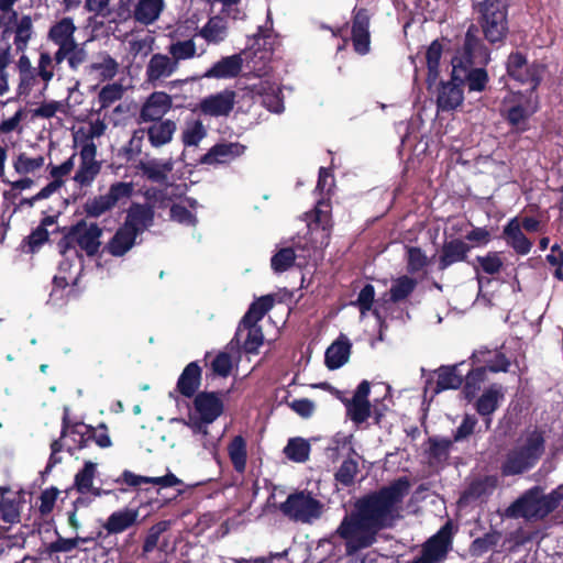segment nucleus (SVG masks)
<instances>
[{"mask_svg":"<svg viewBox=\"0 0 563 563\" xmlns=\"http://www.w3.org/2000/svg\"><path fill=\"white\" fill-rule=\"evenodd\" d=\"M416 287V282L407 276L399 277L393 283L390 298L393 301L405 299Z\"/></svg>","mask_w":563,"mask_h":563,"instance_id":"obj_56","label":"nucleus"},{"mask_svg":"<svg viewBox=\"0 0 563 563\" xmlns=\"http://www.w3.org/2000/svg\"><path fill=\"white\" fill-rule=\"evenodd\" d=\"M201 371L196 363H189L177 382V388L183 396L191 397L200 385Z\"/></svg>","mask_w":563,"mask_h":563,"instance_id":"obj_36","label":"nucleus"},{"mask_svg":"<svg viewBox=\"0 0 563 563\" xmlns=\"http://www.w3.org/2000/svg\"><path fill=\"white\" fill-rule=\"evenodd\" d=\"M442 55V46L439 42L434 41L431 43L427 51V65H428V81L429 85L435 82L439 76V65Z\"/></svg>","mask_w":563,"mask_h":563,"instance_id":"obj_53","label":"nucleus"},{"mask_svg":"<svg viewBox=\"0 0 563 563\" xmlns=\"http://www.w3.org/2000/svg\"><path fill=\"white\" fill-rule=\"evenodd\" d=\"M428 265V257L420 249L408 250V268L410 272L422 271Z\"/></svg>","mask_w":563,"mask_h":563,"instance_id":"obj_63","label":"nucleus"},{"mask_svg":"<svg viewBox=\"0 0 563 563\" xmlns=\"http://www.w3.org/2000/svg\"><path fill=\"white\" fill-rule=\"evenodd\" d=\"M80 148V164L74 180L80 186L90 185L100 172V163L96 159V144H86Z\"/></svg>","mask_w":563,"mask_h":563,"instance_id":"obj_17","label":"nucleus"},{"mask_svg":"<svg viewBox=\"0 0 563 563\" xmlns=\"http://www.w3.org/2000/svg\"><path fill=\"white\" fill-rule=\"evenodd\" d=\"M356 473L357 463L353 459H346L335 473V478L341 484L347 486L353 483Z\"/></svg>","mask_w":563,"mask_h":563,"instance_id":"obj_58","label":"nucleus"},{"mask_svg":"<svg viewBox=\"0 0 563 563\" xmlns=\"http://www.w3.org/2000/svg\"><path fill=\"white\" fill-rule=\"evenodd\" d=\"M474 363L481 365L466 375L464 386L465 397L472 399L485 380L486 368L490 372H506L509 366L508 360L498 351L478 350L473 354Z\"/></svg>","mask_w":563,"mask_h":563,"instance_id":"obj_5","label":"nucleus"},{"mask_svg":"<svg viewBox=\"0 0 563 563\" xmlns=\"http://www.w3.org/2000/svg\"><path fill=\"white\" fill-rule=\"evenodd\" d=\"M154 218L153 210L147 206L132 205L128 211L124 225L139 235L152 225Z\"/></svg>","mask_w":563,"mask_h":563,"instance_id":"obj_26","label":"nucleus"},{"mask_svg":"<svg viewBox=\"0 0 563 563\" xmlns=\"http://www.w3.org/2000/svg\"><path fill=\"white\" fill-rule=\"evenodd\" d=\"M351 342L345 335H340L325 351V365L329 369L342 367L350 358Z\"/></svg>","mask_w":563,"mask_h":563,"instance_id":"obj_25","label":"nucleus"},{"mask_svg":"<svg viewBox=\"0 0 563 563\" xmlns=\"http://www.w3.org/2000/svg\"><path fill=\"white\" fill-rule=\"evenodd\" d=\"M489 52L470 29L465 36L463 56L452 59V79L460 84L466 81L471 91H482L488 81L487 73L483 68L471 69L474 64H487Z\"/></svg>","mask_w":563,"mask_h":563,"instance_id":"obj_2","label":"nucleus"},{"mask_svg":"<svg viewBox=\"0 0 563 563\" xmlns=\"http://www.w3.org/2000/svg\"><path fill=\"white\" fill-rule=\"evenodd\" d=\"M207 135L203 123L198 119H189L184 123L181 141L185 146H197Z\"/></svg>","mask_w":563,"mask_h":563,"instance_id":"obj_45","label":"nucleus"},{"mask_svg":"<svg viewBox=\"0 0 563 563\" xmlns=\"http://www.w3.org/2000/svg\"><path fill=\"white\" fill-rule=\"evenodd\" d=\"M242 68V57L232 55L222 58L206 71V78H231L236 76Z\"/></svg>","mask_w":563,"mask_h":563,"instance_id":"obj_34","label":"nucleus"},{"mask_svg":"<svg viewBox=\"0 0 563 563\" xmlns=\"http://www.w3.org/2000/svg\"><path fill=\"white\" fill-rule=\"evenodd\" d=\"M369 19L365 11H358L353 21L352 41L356 53L364 55L369 52Z\"/></svg>","mask_w":563,"mask_h":563,"instance_id":"obj_23","label":"nucleus"},{"mask_svg":"<svg viewBox=\"0 0 563 563\" xmlns=\"http://www.w3.org/2000/svg\"><path fill=\"white\" fill-rule=\"evenodd\" d=\"M309 241L314 249H321L329 242L330 218L329 206L319 202L313 220L308 223Z\"/></svg>","mask_w":563,"mask_h":563,"instance_id":"obj_15","label":"nucleus"},{"mask_svg":"<svg viewBox=\"0 0 563 563\" xmlns=\"http://www.w3.org/2000/svg\"><path fill=\"white\" fill-rule=\"evenodd\" d=\"M477 261L482 271L489 275L498 273L503 266V261L497 253H489L477 257Z\"/></svg>","mask_w":563,"mask_h":563,"instance_id":"obj_62","label":"nucleus"},{"mask_svg":"<svg viewBox=\"0 0 563 563\" xmlns=\"http://www.w3.org/2000/svg\"><path fill=\"white\" fill-rule=\"evenodd\" d=\"M229 455L238 472H243L246 465V444L242 437H235L229 445Z\"/></svg>","mask_w":563,"mask_h":563,"instance_id":"obj_52","label":"nucleus"},{"mask_svg":"<svg viewBox=\"0 0 563 563\" xmlns=\"http://www.w3.org/2000/svg\"><path fill=\"white\" fill-rule=\"evenodd\" d=\"M133 191L132 183H114L104 195L88 199L84 206L85 212L89 217L98 218L112 210L118 203L125 202Z\"/></svg>","mask_w":563,"mask_h":563,"instance_id":"obj_9","label":"nucleus"},{"mask_svg":"<svg viewBox=\"0 0 563 563\" xmlns=\"http://www.w3.org/2000/svg\"><path fill=\"white\" fill-rule=\"evenodd\" d=\"M504 400V389L499 385H492L476 400L475 408L483 417H489ZM490 426V418L486 419V428Z\"/></svg>","mask_w":563,"mask_h":563,"instance_id":"obj_24","label":"nucleus"},{"mask_svg":"<svg viewBox=\"0 0 563 563\" xmlns=\"http://www.w3.org/2000/svg\"><path fill=\"white\" fill-rule=\"evenodd\" d=\"M213 374L228 376L232 369V358L228 353L221 352L210 362Z\"/></svg>","mask_w":563,"mask_h":563,"instance_id":"obj_61","label":"nucleus"},{"mask_svg":"<svg viewBox=\"0 0 563 563\" xmlns=\"http://www.w3.org/2000/svg\"><path fill=\"white\" fill-rule=\"evenodd\" d=\"M504 239L518 254L526 255L531 250L532 243L525 236L519 218L511 219L505 227Z\"/></svg>","mask_w":563,"mask_h":563,"instance_id":"obj_27","label":"nucleus"},{"mask_svg":"<svg viewBox=\"0 0 563 563\" xmlns=\"http://www.w3.org/2000/svg\"><path fill=\"white\" fill-rule=\"evenodd\" d=\"M289 407L300 417L302 418H310L316 409V405L313 401L301 398V399H295L291 402H289Z\"/></svg>","mask_w":563,"mask_h":563,"instance_id":"obj_64","label":"nucleus"},{"mask_svg":"<svg viewBox=\"0 0 563 563\" xmlns=\"http://www.w3.org/2000/svg\"><path fill=\"white\" fill-rule=\"evenodd\" d=\"M296 255L292 249L284 247L280 249L271 261L272 268L276 273H282L287 271L295 262Z\"/></svg>","mask_w":563,"mask_h":563,"instance_id":"obj_55","label":"nucleus"},{"mask_svg":"<svg viewBox=\"0 0 563 563\" xmlns=\"http://www.w3.org/2000/svg\"><path fill=\"white\" fill-rule=\"evenodd\" d=\"M543 442V437L538 430L522 434L503 464L504 474L516 475L532 467L544 451Z\"/></svg>","mask_w":563,"mask_h":563,"instance_id":"obj_3","label":"nucleus"},{"mask_svg":"<svg viewBox=\"0 0 563 563\" xmlns=\"http://www.w3.org/2000/svg\"><path fill=\"white\" fill-rule=\"evenodd\" d=\"M277 44L276 36L269 30H260L254 36L251 51L255 57L261 60L269 59L275 45Z\"/></svg>","mask_w":563,"mask_h":563,"instance_id":"obj_39","label":"nucleus"},{"mask_svg":"<svg viewBox=\"0 0 563 563\" xmlns=\"http://www.w3.org/2000/svg\"><path fill=\"white\" fill-rule=\"evenodd\" d=\"M198 207L199 205L196 200L187 198L172 206L170 218L179 224L195 228L198 222L196 216Z\"/></svg>","mask_w":563,"mask_h":563,"instance_id":"obj_33","label":"nucleus"},{"mask_svg":"<svg viewBox=\"0 0 563 563\" xmlns=\"http://www.w3.org/2000/svg\"><path fill=\"white\" fill-rule=\"evenodd\" d=\"M309 452L310 444L301 438L290 439L284 449L286 456L297 463L307 461Z\"/></svg>","mask_w":563,"mask_h":563,"instance_id":"obj_50","label":"nucleus"},{"mask_svg":"<svg viewBox=\"0 0 563 563\" xmlns=\"http://www.w3.org/2000/svg\"><path fill=\"white\" fill-rule=\"evenodd\" d=\"M91 71H95L98 76L103 79H110L115 76L118 70L117 62L110 56H101L99 62L93 63Z\"/></svg>","mask_w":563,"mask_h":563,"instance_id":"obj_57","label":"nucleus"},{"mask_svg":"<svg viewBox=\"0 0 563 563\" xmlns=\"http://www.w3.org/2000/svg\"><path fill=\"white\" fill-rule=\"evenodd\" d=\"M170 108V96L163 91H156L142 106L140 118L144 122L161 120Z\"/></svg>","mask_w":563,"mask_h":563,"instance_id":"obj_20","label":"nucleus"},{"mask_svg":"<svg viewBox=\"0 0 563 563\" xmlns=\"http://www.w3.org/2000/svg\"><path fill=\"white\" fill-rule=\"evenodd\" d=\"M560 499L558 493L544 495L541 489L532 488L507 509V516L541 519L559 505Z\"/></svg>","mask_w":563,"mask_h":563,"instance_id":"obj_4","label":"nucleus"},{"mask_svg":"<svg viewBox=\"0 0 563 563\" xmlns=\"http://www.w3.org/2000/svg\"><path fill=\"white\" fill-rule=\"evenodd\" d=\"M102 230L96 223L79 222L67 235L69 244H76L88 256L98 253L101 246Z\"/></svg>","mask_w":563,"mask_h":563,"instance_id":"obj_13","label":"nucleus"},{"mask_svg":"<svg viewBox=\"0 0 563 563\" xmlns=\"http://www.w3.org/2000/svg\"><path fill=\"white\" fill-rule=\"evenodd\" d=\"M463 101V92L460 82L454 81L442 85L439 96L438 106L442 110H452L459 107Z\"/></svg>","mask_w":563,"mask_h":563,"instance_id":"obj_41","label":"nucleus"},{"mask_svg":"<svg viewBox=\"0 0 563 563\" xmlns=\"http://www.w3.org/2000/svg\"><path fill=\"white\" fill-rule=\"evenodd\" d=\"M178 67L169 55L157 53L152 55L146 66V78L148 82L155 84L172 77Z\"/></svg>","mask_w":563,"mask_h":563,"instance_id":"obj_21","label":"nucleus"},{"mask_svg":"<svg viewBox=\"0 0 563 563\" xmlns=\"http://www.w3.org/2000/svg\"><path fill=\"white\" fill-rule=\"evenodd\" d=\"M10 489L0 487V519L5 523H14L20 521V510L22 507L21 497L9 498L7 494Z\"/></svg>","mask_w":563,"mask_h":563,"instance_id":"obj_37","label":"nucleus"},{"mask_svg":"<svg viewBox=\"0 0 563 563\" xmlns=\"http://www.w3.org/2000/svg\"><path fill=\"white\" fill-rule=\"evenodd\" d=\"M245 152V146L239 143L219 144L213 146L203 157L206 164L227 163Z\"/></svg>","mask_w":563,"mask_h":563,"instance_id":"obj_32","label":"nucleus"},{"mask_svg":"<svg viewBox=\"0 0 563 563\" xmlns=\"http://www.w3.org/2000/svg\"><path fill=\"white\" fill-rule=\"evenodd\" d=\"M106 131V124L96 120L86 125L80 126L74 133V142L77 147H82L86 144H95L93 139L100 137Z\"/></svg>","mask_w":563,"mask_h":563,"instance_id":"obj_43","label":"nucleus"},{"mask_svg":"<svg viewBox=\"0 0 563 563\" xmlns=\"http://www.w3.org/2000/svg\"><path fill=\"white\" fill-rule=\"evenodd\" d=\"M256 92L264 96L263 103L272 112L280 113L284 111V104L278 95H276V88L269 81H261L256 86Z\"/></svg>","mask_w":563,"mask_h":563,"instance_id":"obj_47","label":"nucleus"},{"mask_svg":"<svg viewBox=\"0 0 563 563\" xmlns=\"http://www.w3.org/2000/svg\"><path fill=\"white\" fill-rule=\"evenodd\" d=\"M154 37L151 35L134 38L129 42L130 53L136 56L145 57L153 51Z\"/></svg>","mask_w":563,"mask_h":563,"instance_id":"obj_60","label":"nucleus"},{"mask_svg":"<svg viewBox=\"0 0 563 563\" xmlns=\"http://www.w3.org/2000/svg\"><path fill=\"white\" fill-rule=\"evenodd\" d=\"M369 391V383L363 380L357 386L353 398L346 404L347 415L355 423L364 422L371 415V405L368 401Z\"/></svg>","mask_w":563,"mask_h":563,"instance_id":"obj_18","label":"nucleus"},{"mask_svg":"<svg viewBox=\"0 0 563 563\" xmlns=\"http://www.w3.org/2000/svg\"><path fill=\"white\" fill-rule=\"evenodd\" d=\"M164 8V0H137L133 9V18L141 24L150 25L158 20Z\"/></svg>","mask_w":563,"mask_h":563,"instance_id":"obj_28","label":"nucleus"},{"mask_svg":"<svg viewBox=\"0 0 563 563\" xmlns=\"http://www.w3.org/2000/svg\"><path fill=\"white\" fill-rule=\"evenodd\" d=\"M543 70V66L537 63L529 64L526 57L520 53H512L508 57V75L515 80L528 85L530 87L529 91L534 92V89L542 78Z\"/></svg>","mask_w":563,"mask_h":563,"instance_id":"obj_12","label":"nucleus"},{"mask_svg":"<svg viewBox=\"0 0 563 563\" xmlns=\"http://www.w3.org/2000/svg\"><path fill=\"white\" fill-rule=\"evenodd\" d=\"M437 386L432 389L431 383L428 382L424 387V394L431 391L432 396L445 390V389H456L462 385L463 374L459 369V366H443L440 367L437 372Z\"/></svg>","mask_w":563,"mask_h":563,"instance_id":"obj_22","label":"nucleus"},{"mask_svg":"<svg viewBox=\"0 0 563 563\" xmlns=\"http://www.w3.org/2000/svg\"><path fill=\"white\" fill-rule=\"evenodd\" d=\"M173 164L170 161H148L141 166L144 176L154 181L164 180L168 173L172 170Z\"/></svg>","mask_w":563,"mask_h":563,"instance_id":"obj_48","label":"nucleus"},{"mask_svg":"<svg viewBox=\"0 0 563 563\" xmlns=\"http://www.w3.org/2000/svg\"><path fill=\"white\" fill-rule=\"evenodd\" d=\"M507 0H484L477 4L483 32L492 43L501 41L507 33Z\"/></svg>","mask_w":563,"mask_h":563,"instance_id":"obj_6","label":"nucleus"},{"mask_svg":"<svg viewBox=\"0 0 563 563\" xmlns=\"http://www.w3.org/2000/svg\"><path fill=\"white\" fill-rule=\"evenodd\" d=\"M93 434H95V429L84 422L70 423L67 419V410H65L62 439H60L62 443H59L58 441H55L52 444V454L49 457V465L60 461L57 457V453L60 451V448L63 445L66 446L68 451L84 448L92 439Z\"/></svg>","mask_w":563,"mask_h":563,"instance_id":"obj_8","label":"nucleus"},{"mask_svg":"<svg viewBox=\"0 0 563 563\" xmlns=\"http://www.w3.org/2000/svg\"><path fill=\"white\" fill-rule=\"evenodd\" d=\"M408 493V483L398 481L378 494L360 500L334 532L344 541L345 552L353 555L371 547L379 530L389 527L398 516L402 498Z\"/></svg>","mask_w":563,"mask_h":563,"instance_id":"obj_1","label":"nucleus"},{"mask_svg":"<svg viewBox=\"0 0 563 563\" xmlns=\"http://www.w3.org/2000/svg\"><path fill=\"white\" fill-rule=\"evenodd\" d=\"M96 473V464L86 462L84 468L76 474L75 485L80 493L89 492L92 487Z\"/></svg>","mask_w":563,"mask_h":563,"instance_id":"obj_54","label":"nucleus"},{"mask_svg":"<svg viewBox=\"0 0 563 563\" xmlns=\"http://www.w3.org/2000/svg\"><path fill=\"white\" fill-rule=\"evenodd\" d=\"M495 485V479L490 477L472 483L461 497L460 504L466 505L472 500L481 499L492 494Z\"/></svg>","mask_w":563,"mask_h":563,"instance_id":"obj_46","label":"nucleus"},{"mask_svg":"<svg viewBox=\"0 0 563 563\" xmlns=\"http://www.w3.org/2000/svg\"><path fill=\"white\" fill-rule=\"evenodd\" d=\"M169 57L175 60L176 66L179 68V63L188 60L197 56V46L192 38L185 41H175L170 43L167 48Z\"/></svg>","mask_w":563,"mask_h":563,"instance_id":"obj_44","label":"nucleus"},{"mask_svg":"<svg viewBox=\"0 0 563 563\" xmlns=\"http://www.w3.org/2000/svg\"><path fill=\"white\" fill-rule=\"evenodd\" d=\"M227 21L220 16L211 18L199 32V35L211 44H218L222 42L227 37Z\"/></svg>","mask_w":563,"mask_h":563,"instance_id":"obj_42","label":"nucleus"},{"mask_svg":"<svg viewBox=\"0 0 563 563\" xmlns=\"http://www.w3.org/2000/svg\"><path fill=\"white\" fill-rule=\"evenodd\" d=\"M223 409L224 404L219 394L202 391L195 397L186 420L211 424L222 415Z\"/></svg>","mask_w":563,"mask_h":563,"instance_id":"obj_11","label":"nucleus"},{"mask_svg":"<svg viewBox=\"0 0 563 563\" xmlns=\"http://www.w3.org/2000/svg\"><path fill=\"white\" fill-rule=\"evenodd\" d=\"M450 528L444 526L441 530L430 538L422 548L420 556L411 563H441L444 561L450 545Z\"/></svg>","mask_w":563,"mask_h":563,"instance_id":"obj_14","label":"nucleus"},{"mask_svg":"<svg viewBox=\"0 0 563 563\" xmlns=\"http://www.w3.org/2000/svg\"><path fill=\"white\" fill-rule=\"evenodd\" d=\"M235 104V92L232 90H223L203 98L198 109L208 117H227Z\"/></svg>","mask_w":563,"mask_h":563,"instance_id":"obj_16","label":"nucleus"},{"mask_svg":"<svg viewBox=\"0 0 563 563\" xmlns=\"http://www.w3.org/2000/svg\"><path fill=\"white\" fill-rule=\"evenodd\" d=\"M279 509L290 519L301 522H311L321 516L323 505L310 493L298 492L289 495L286 501L280 504Z\"/></svg>","mask_w":563,"mask_h":563,"instance_id":"obj_7","label":"nucleus"},{"mask_svg":"<svg viewBox=\"0 0 563 563\" xmlns=\"http://www.w3.org/2000/svg\"><path fill=\"white\" fill-rule=\"evenodd\" d=\"M470 246L463 241L453 240L445 243L440 257V268L445 269L454 263L464 261Z\"/></svg>","mask_w":563,"mask_h":563,"instance_id":"obj_38","label":"nucleus"},{"mask_svg":"<svg viewBox=\"0 0 563 563\" xmlns=\"http://www.w3.org/2000/svg\"><path fill=\"white\" fill-rule=\"evenodd\" d=\"M235 339L247 353H254L263 344L262 329L257 324H244L241 321Z\"/></svg>","mask_w":563,"mask_h":563,"instance_id":"obj_31","label":"nucleus"},{"mask_svg":"<svg viewBox=\"0 0 563 563\" xmlns=\"http://www.w3.org/2000/svg\"><path fill=\"white\" fill-rule=\"evenodd\" d=\"M509 123L517 130H526L527 120L538 109V98L534 92H510L504 101Z\"/></svg>","mask_w":563,"mask_h":563,"instance_id":"obj_10","label":"nucleus"},{"mask_svg":"<svg viewBox=\"0 0 563 563\" xmlns=\"http://www.w3.org/2000/svg\"><path fill=\"white\" fill-rule=\"evenodd\" d=\"M274 300L271 296L261 297L252 303L249 311L242 319L244 324H257L265 313L273 307Z\"/></svg>","mask_w":563,"mask_h":563,"instance_id":"obj_49","label":"nucleus"},{"mask_svg":"<svg viewBox=\"0 0 563 563\" xmlns=\"http://www.w3.org/2000/svg\"><path fill=\"white\" fill-rule=\"evenodd\" d=\"M122 93L123 88L121 85L111 84L104 86L99 92V102L101 103V108H107L114 101L119 100L122 97Z\"/></svg>","mask_w":563,"mask_h":563,"instance_id":"obj_59","label":"nucleus"},{"mask_svg":"<svg viewBox=\"0 0 563 563\" xmlns=\"http://www.w3.org/2000/svg\"><path fill=\"white\" fill-rule=\"evenodd\" d=\"M176 131V123L172 120H164L152 124L147 129L151 144L155 147L169 143Z\"/></svg>","mask_w":563,"mask_h":563,"instance_id":"obj_40","label":"nucleus"},{"mask_svg":"<svg viewBox=\"0 0 563 563\" xmlns=\"http://www.w3.org/2000/svg\"><path fill=\"white\" fill-rule=\"evenodd\" d=\"M139 518V510L137 509H131V508H124L117 510L112 512L109 518L107 519V522L104 523V529L110 534H118L130 527L134 526Z\"/></svg>","mask_w":563,"mask_h":563,"instance_id":"obj_29","label":"nucleus"},{"mask_svg":"<svg viewBox=\"0 0 563 563\" xmlns=\"http://www.w3.org/2000/svg\"><path fill=\"white\" fill-rule=\"evenodd\" d=\"M136 236L133 230L123 224L108 242L106 250L114 256H122L133 247Z\"/></svg>","mask_w":563,"mask_h":563,"instance_id":"obj_35","label":"nucleus"},{"mask_svg":"<svg viewBox=\"0 0 563 563\" xmlns=\"http://www.w3.org/2000/svg\"><path fill=\"white\" fill-rule=\"evenodd\" d=\"M74 166L73 157L64 162L62 165L52 169L53 180L44 187L38 194L37 198H47L62 185V177L69 174Z\"/></svg>","mask_w":563,"mask_h":563,"instance_id":"obj_51","label":"nucleus"},{"mask_svg":"<svg viewBox=\"0 0 563 563\" xmlns=\"http://www.w3.org/2000/svg\"><path fill=\"white\" fill-rule=\"evenodd\" d=\"M187 426L192 433L195 442H197L206 452L216 456L219 439L209 432V424L198 423L192 420H177Z\"/></svg>","mask_w":563,"mask_h":563,"instance_id":"obj_30","label":"nucleus"},{"mask_svg":"<svg viewBox=\"0 0 563 563\" xmlns=\"http://www.w3.org/2000/svg\"><path fill=\"white\" fill-rule=\"evenodd\" d=\"M74 32L75 25L70 19H63L51 29L49 37L58 45V49L55 53V59L57 63H62L65 59L67 51L73 47V44H75L73 38Z\"/></svg>","mask_w":563,"mask_h":563,"instance_id":"obj_19","label":"nucleus"}]
</instances>
